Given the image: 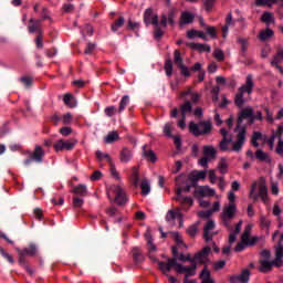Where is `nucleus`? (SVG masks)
<instances>
[{"label":"nucleus","instance_id":"obj_42","mask_svg":"<svg viewBox=\"0 0 283 283\" xmlns=\"http://www.w3.org/2000/svg\"><path fill=\"white\" fill-rule=\"evenodd\" d=\"M164 70L166 75L171 76L174 74V62H171V60H167L165 62Z\"/></svg>","mask_w":283,"mask_h":283},{"label":"nucleus","instance_id":"obj_23","mask_svg":"<svg viewBox=\"0 0 283 283\" xmlns=\"http://www.w3.org/2000/svg\"><path fill=\"white\" fill-rule=\"evenodd\" d=\"M72 193L77 196L76 198H85V196H87V186L81 184L73 188Z\"/></svg>","mask_w":283,"mask_h":283},{"label":"nucleus","instance_id":"obj_63","mask_svg":"<svg viewBox=\"0 0 283 283\" xmlns=\"http://www.w3.org/2000/svg\"><path fill=\"white\" fill-rule=\"evenodd\" d=\"M164 134L165 136H168V138H172L174 136L171 135V123H167L164 126Z\"/></svg>","mask_w":283,"mask_h":283},{"label":"nucleus","instance_id":"obj_7","mask_svg":"<svg viewBox=\"0 0 283 283\" xmlns=\"http://www.w3.org/2000/svg\"><path fill=\"white\" fill-rule=\"evenodd\" d=\"M44 157H45V150H43V147L35 146L32 155L24 160V165H30L31 163H43Z\"/></svg>","mask_w":283,"mask_h":283},{"label":"nucleus","instance_id":"obj_52","mask_svg":"<svg viewBox=\"0 0 283 283\" xmlns=\"http://www.w3.org/2000/svg\"><path fill=\"white\" fill-rule=\"evenodd\" d=\"M95 155L99 163H102L103 158H105L108 164L112 163V157L109 156V154H103V151L97 150Z\"/></svg>","mask_w":283,"mask_h":283},{"label":"nucleus","instance_id":"obj_33","mask_svg":"<svg viewBox=\"0 0 283 283\" xmlns=\"http://www.w3.org/2000/svg\"><path fill=\"white\" fill-rule=\"evenodd\" d=\"M237 42L241 45V55L243 56V59H247V50H249V39L239 38Z\"/></svg>","mask_w":283,"mask_h":283},{"label":"nucleus","instance_id":"obj_18","mask_svg":"<svg viewBox=\"0 0 283 283\" xmlns=\"http://www.w3.org/2000/svg\"><path fill=\"white\" fill-rule=\"evenodd\" d=\"M187 48H190V50H195L196 52H211V46L208 44H200L196 42L186 43Z\"/></svg>","mask_w":283,"mask_h":283},{"label":"nucleus","instance_id":"obj_62","mask_svg":"<svg viewBox=\"0 0 283 283\" xmlns=\"http://www.w3.org/2000/svg\"><path fill=\"white\" fill-rule=\"evenodd\" d=\"M260 223L264 229H269L271 227V220L266 219L264 216L260 217Z\"/></svg>","mask_w":283,"mask_h":283},{"label":"nucleus","instance_id":"obj_40","mask_svg":"<svg viewBox=\"0 0 283 283\" xmlns=\"http://www.w3.org/2000/svg\"><path fill=\"white\" fill-rule=\"evenodd\" d=\"M234 104L237 107H242L244 105V93L241 91L238 92V94L234 97Z\"/></svg>","mask_w":283,"mask_h":283},{"label":"nucleus","instance_id":"obj_11","mask_svg":"<svg viewBox=\"0 0 283 283\" xmlns=\"http://www.w3.org/2000/svg\"><path fill=\"white\" fill-rule=\"evenodd\" d=\"M251 280V271L249 269H244L241 271L239 275H231L229 282L230 283H249Z\"/></svg>","mask_w":283,"mask_h":283},{"label":"nucleus","instance_id":"obj_29","mask_svg":"<svg viewBox=\"0 0 283 283\" xmlns=\"http://www.w3.org/2000/svg\"><path fill=\"white\" fill-rule=\"evenodd\" d=\"M282 61H283V48L277 46L276 54L274 55L273 60L270 63L272 66L280 65V63H282Z\"/></svg>","mask_w":283,"mask_h":283},{"label":"nucleus","instance_id":"obj_64","mask_svg":"<svg viewBox=\"0 0 283 283\" xmlns=\"http://www.w3.org/2000/svg\"><path fill=\"white\" fill-rule=\"evenodd\" d=\"M105 114L106 116H108V118H112V116H114L116 114V108L115 106H108L105 108Z\"/></svg>","mask_w":283,"mask_h":283},{"label":"nucleus","instance_id":"obj_26","mask_svg":"<svg viewBox=\"0 0 283 283\" xmlns=\"http://www.w3.org/2000/svg\"><path fill=\"white\" fill-rule=\"evenodd\" d=\"M133 260L135 264H142V262H145V255L140 252V248H133Z\"/></svg>","mask_w":283,"mask_h":283},{"label":"nucleus","instance_id":"obj_50","mask_svg":"<svg viewBox=\"0 0 283 283\" xmlns=\"http://www.w3.org/2000/svg\"><path fill=\"white\" fill-rule=\"evenodd\" d=\"M218 169H219L220 174H222L223 176H224V174H227V171H229V164H227L224 158H221V163H219Z\"/></svg>","mask_w":283,"mask_h":283},{"label":"nucleus","instance_id":"obj_22","mask_svg":"<svg viewBox=\"0 0 283 283\" xmlns=\"http://www.w3.org/2000/svg\"><path fill=\"white\" fill-rule=\"evenodd\" d=\"M143 156L148 160V163H157L158 157L156 156V153L154 150H147V145L143 146Z\"/></svg>","mask_w":283,"mask_h":283},{"label":"nucleus","instance_id":"obj_35","mask_svg":"<svg viewBox=\"0 0 283 283\" xmlns=\"http://www.w3.org/2000/svg\"><path fill=\"white\" fill-rule=\"evenodd\" d=\"M140 187H142V196H149V192L151 191V186L149 185V180L143 179Z\"/></svg>","mask_w":283,"mask_h":283},{"label":"nucleus","instance_id":"obj_53","mask_svg":"<svg viewBox=\"0 0 283 283\" xmlns=\"http://www.w3.org/2000/svg\"><path fill=\"white\" fill-rule=\"evenodd\" d=\"M15 251L18 252V255H19V260H18L19 264L24 268L28 266L25 264V255H27L25 252H22L21 249L19 248H17Z\"/></svg>","mask_w":283,"mask_h":283},{"label":"nucleus","instance_id":"obj_32","mask_svg":"<svg viewBox=\"0 0 283 283\" xmlns=\"http://www.w3.org/2000/svg\"><path fill=\"white\" fill-rule=\"evenodd\" d=\"M217 150L213 146H203V156L210 160L216 159Z\"/></svg>","mask_w":283,"mask_h":283},{"label":"nucleus","instance_id":"obj_3","mask_svg":"<svg viewBox=\"0 0 283 283\" xmlns=\"http://www.w3.org/2000/svg\"><path fill=\"white\" fill-rule=\"evenodd\" d=\"M169 266H174L175 271H177V273H179V275H182V273L185 274V279L184 280H189V277H193V275H196V269H198V264L193 263L191 266H182V264L176 262V260L170 261Z\"/></svg>","mask_w":283,"mask_h":283},{"label":"nucleus","instance_id":"obj_10","mask_svg":"<svg viewBox=\"0 0 283 283\" xmlns=\"http://www.w3.org/2000/svg\"><path fill=\"white\" fill-rule=\"evenodd\" d=\"M247 142V127L242 126L237 135V140L232 146V151H242V147Z\"/></svg>","mask_w":283,"mask_h":283},{"label":"nucleus","instance_id":"obj_39","mask_svg":"<svg viewBox=\"0 0 283 283\" xmlns=\"http://www.w3.org/2000/svg\"><path fill=\"white\" fill-rule=\"evenodd\" d=\"M132 178H133L134 187H138V185L140 182V175L138 172V168L137 167H133Z\"/></svg>","mask_w":283,"mask_h":283},{"label":"nucleus","instance_id":"obj_6","mask_svg":"<svg viewBox=\"0 0 283 283\" xmlns=\"http://www.w3.org/2000/svg\"><path fill=\"white\" fill-rule=\"evenodd\" d=\"M244 118H249L250 125H253V123H255V117H253V108H245L239 114V117L237 119L238 124L234 128V132H238V129H240V125H242Z\"/></svg>","mask_w":283,"mask_h":283},{"label":"nucleus","instance_id":"obj_13","mask_svg":"<svg viewBox=\"0 0 283 283\" xmlns=\"http://www.w3.org/2000/svg\"><path fill=\"white\" fill-rule=\"evenodd\" d=\"M144 23L146 25H158V14H154V9L148 8L145 10Z\"/></svg>","mask_w":283,"mask_h":283},{"label":"nucleus","instance_id":"obj_55","mask_svg":"<svg viewBox=\"0 0 283 283\" xmlns=\"http://www.w3.org/2000/svg\"><path fill=\"white\" fill-rule=\"evenodd\" d=\"M216 6V0H205L203 7L206 12H211L213 10V7Z\"/></svg>","mask_w":283,"mask_h":283},{"label":"nucleus","instance_id":"obj_27","mask_svg":"<svg viewBox=\"0 0 283 283\" xmlns=\"http://www.w3.org/2000/svg\"><path fill=\"white\" fill-rule=\"evenodd\" d=\"M255 158L256 160H260V163H268L271 164L272 159L270 158L269 154L264 153L262 149H258L255 151Z\"/></svg>","mask_w":283,"mask_h":283},{"label":"nucleus","instance_id":"obj_51","mask_svg":"<svg viewBox=\"0 0 283 283\" xmlns=\"http://www.w3.org/2000/svg\"><path fill=\"white\" fill-rule=\"evenodd\" d=\"M205 30L208 36L218 39V31L216 30V27L208 25Z\"/></svg>","mask_w":283,"mask_h":283},{"label":"nucleus","instance_id":"obj_24","mask_svg":"<svg viewBox=\"0 0 283 283\" xmlns=\"http://www.w3.org/2000/svg\"><path fill=\"white\" fill-rule=\"evenodd\" d=\"M273 36H275V31L266 28L259 33L258 39L261 41H269V39H273Z\"/></svg>","mask_w":283,"mask_h":283},{"label":"nucleus","instance_id":"obj_37","mask_svg":"<svg viewBox=\"0 0 283 283\" xmlns=\"http://www.w3.org/2000/svg\"><path fill=\"white\" fill-rule=\"evenodd\" d=\"M259 196L264 201H266V198L269 196V188H266V185L260 184L259 186Z\"/></svg>","mask_w":283,"mask_h":283},{"label":"nucleus","instance_id":"obj_19","mask_svg":"<svg viewBox=\"0 0 283 283\" xmlns=\"http://www.w3.org/2000/svg\"><path fill=\"white\" fill-rule=\"evenodd\" d=\"M213 229H216V223L213 220H209L203 227V239L206 242H211V240H213V235H209V231H213Z\"/></svg>","mask_w":283,"mask_h":283},{"label":"nucleus","instance_id":"obj_61","mask_svg":"<svg viewBox=\"0 0 283 283\" xmlns=\"http://www.w3.org/2000/svg\"><path fill=\"white\" fill-rule=\"evenodd\" d=\"M0 253L6 258V260H8V262H10V264H14V258H12V254L6 252L3 248H0Z\"/></svg>","mask_w":283,"mask_h":283},{"label":"nucleus","instance_id":"obj_1","mask_svg":"<svg viewBox=\"0 0 283 283\" xmlns=\"http://www.w3.org/2000/svg\"><path fill=\"white\" fill-rule=\"evenodd\" d=\"M260 264H261V266L259 268L260 273H269V272L273 271V266H276V269H280L283 266L282 241H279L277 245L275 248V260H273V261L261 260Z\"/></svg>","mask_w":283,"mask_h":283},{"label":"nucleus","instance_id":"obj_57","mask_svg":"<svg viewBox=\"0 0 283 283\" xmlns=\"http://www.w3.org/2000/svg\"><path fill=\"white\" fill-rule=\"evenodd\" d=\"M213 57L217 61H224V51H222V49H216L213 51Z\"/></svg>","mask_w":283,"mask_h":283},{"label":"nucleus","instance_id":"obj_8","mask_svg":"<svg viewBox=\"0 0 283 283\" xmlns=\"http://www.w3.org/2000/svg\"><path fill=\"white\" fill-rule=\"evenodd\" d=\"M175 182L177 186V190H176L177 197H175V200H180V198H182V187H187V185H189V179L187 175L181 174L180 176L175 178Z\"/></svg>","mask_w":283,"mask_h":283},{"label":"nucleus","instance_id":"obj_31","mask_svg":"<svg viewBox=\"0 0 283 283\" xmlns=\"http://www.w3.org/2000/svg\"><path fill=\"white\" fill-rule=\"evenodd\" d=\"M119 160L120 163H129L132 160V150L127 147L123 148L119 153Z\"/></svg>","mask_w":283,"mask_h":283},{"label":"nucleus","instance_id":"obj_30","mask_svg":"<svg viewBox=\"0 0 283 283\" xmlns=\"http://www.w3.org/2000/svg\"><path fill=\"white\" fill-rule=\"evenodd\" d=\"M145 239L147 240V244L149 247L148 251L149 253H153L154 251H157L156 244L154 243V238L151 237V231L147 230L145 233Z\"/></svg>","mask_w":283,"mask_h":283},{"label":"nucleus","instance_id":"obj_15","mask_svg":"<svg viewBox=\"0 0 283 283\" xmlns=\"http://www.w3.org/2000/svg\"><path fill=\"white\" fill-rule=\"evenodd\" d=\"M250 235L251 229L247 228L241 235V242H239L234 248L235 253H240L243 249H247V240H249Z\"/></svg>","mask_w":283,"mask_h":283},{"label":"nucleus","instance_id":"obj_36","mask_svg":"<svg viewBox=\"0 0 283 283\" xmlns=\"http://www.w3.org/2000/svg\"><path fill=\"white\" fill-rule=\"evenodd\" d=\"M193 106H191V102L187 101L184 105L180 106V112H181V116H184V118H187V114H189V112H192Z\"/></svg>","mask_w":283,"mask_h":283},{"label":"nucleus","instance_id":"obj_59","mask_svg":"<svg viewBox=\"0 0 283 283\" xmlns=\"http://www.w3.org/2000/svg\"><path fill=\"white\" fill-rule=\"evenodd\" d=\"M109 167H111V175L113 176V178H116V180H120V175H118V171L116 170V166L114 165V161L109 163Z\"/></svg>","mask_w":283,"mask_h":283},{"label":"nucleus","instance_id":"obj_20","mask_svg":"<svg viewBox=\"0 0 283 283\" xmlns=\"http://www.w3.org/2000/svg\"><path fill=\"white\" fill-rule=\"evenodd\" d=\"M211 253V248L206 247L200 252H197L193 256L195 262H199V264H205V258H207Z\"/></svg>","mask_w":283,"mask_h":283},{"label":"nucleus","instance_id":"obj_58","mask_svg":"<svg viewBox=\"0 0 283 283\" xmlns=\"http://www.w3.org/2000/svg\"><path fill=\"white\" fill-rule=\"evenodd\" d=\"M84 200H83V198H81V197H74L73 198V208L74 209H81V207H83V205H84Z\"/></svg>","mask_w":283,"mask_h":283},{"label":"nucleus","instance_id":"obj_54","mask_svg":"<svg viewBox=\"0 0 283 283\" xmlns=\"http://www.w3.org/2000/svg\"><path fill=\"white\" fill-rule=\"evenodd\" d=\"M187 177L190 187H198V178L196 177V174L191 172Z\"/></svg>","mask_w":283,"mask_h":283},{"label":"nucleus","instance_id":"obj_25","mask_svg":"<svg viewBox=\"0 0 283 283\" xmlns=\"http://www.w3.org/2000/svg\"><path fill=\"white\" fill-rule=\"evenodd\" d=\"M201 283H216V281L211 277V272L205 268L199 274Z\"/></svg>","mask_w":283,"mask_h":283},{"label":"nucleus","instance_id":"obj_14","mask_svg":"<svg viewBox=\"0 0 283 283\" xmlns=\"http://www.w3.org/2000/svg\"><path fill=\"white\" fill-rule=\"evenodd\" d=\"M195 196H199V198H213V196H216V189L210 188L209 186H205L202 188L196 189Z\"/></svg>","mask_w":283,"mask_h":283},{"label":"nucleus","instance_id":"obj_43","mask_svg":"<svg viewBox=\"0 0 283 283\" xmlns=\"http://www.w3.org/2000/svg\"><path fill=\"white\" fill-rule=\"evenodd\" d=\"M174 63L177 65V67H180L182 65H185L184 61H182V56L180 55V51L175 50L174 52Z\"/></svg>","mask_w":283,"mask_h":283},{"label":"nucleus","instance_id":"obj_48","mask_svg":"<svg viewBox=\"0 0 283 283\" xmlns=\"http://www.w3.org/2000/svg\"><path fill=\"white\" fill-rule=\"evenodd\" d=\"M262 138V133L254 132L252 135L251 144L253 147H260V143H258Z\"/></svg>","mask_w":283,"mask_h":283},{"label":"nucleus","instance_id":"obj_45","mask_svg":"<svg viewBox=\"0 0 283 283\" xmlns=\"http://www.w3.org/2000/svg\"><path fill=\"white\" fill-rule=\"evenodd\" d=\"M163 36H165V31H163V29H160V25H155V30H154V39L155 41H160V39H163Z\"/></svg>","mask_w":283,"mask_h":283},{"label":"nucleus","instance_id":"obj_5","mask_svg":"<svg viewBox=\"0 0 283 283\" xmlns=\"http://www.w3.org/2000/svg\"><path fill=\"white\" fill-rule=\"evenodd\" d=\"M172 258L167 260V263L165 262H158L159 271L164 273H169L171 269H174L176 265H169L171 264V261L175 260V262H178V247L172 245L171 247Z\"/></svg>","mask_w":283,"mask_h":283},{"label":"nucleus","instance_id":"obj_44","mask_svg":"<svg viewBox=\"0 0 283 283\" xmlns=\"http://www.w3.org/2000/svg\"><path fill=\"white\" fill-rule=\"evenodd\" d=\"M232 138H222L221 142L219 143V147L221 151H227L229 149V144L232 143Z\"/></svg>","mask_w":283,"mask_h":283},{"label":"nucleus","instance_id":"obj_16","mask_svg":"<svg viewBox=\"0 0 283 283\" xmlns=\"http://www.w3.org/2000/svg\"><path fill=\"white\" fill-rule=\"evenodd\" d=\"M253 87H255V83H253V75H248L245 84H243L240 88L239 92L241 93H247V94H253Z\"/></svg>","mask_w":283,"mask_h":283},{"label":"nucleus","instance_id":"obj_46","mask_svg":"<svg viewBox=\"0 0 283 283\" xmlns=\"http://www.w3.org/2000/svg\"><path fill=\"white\" fill-rule=\"evenodd\" d=\"M21 251L24 252V254L27 255L34 256L36 255V245L34 243H31L29 248H25Z\"/></svg>","mask_w":283,"mask_h":283},{"label":"nucleus","instance_id":"obj_47","mask_svg":"<svg viewBox=\"0 0 283 283\" xmlns=\"http://www.w3.org/2000/svg\"><path fill=\"white\" fill-rule=\"evenodd\" d=\"M123 25H125V18L120 17L118 20L114 22V24H112L111 28L113 32H118V28H123Z\"/></svg>","mask_w":283,"mask_h":283},{"label":"nucleus","instance_id":"obj_21","mask_svg":"<svg viewBox=\"0 0 283 283\" xmlns=\"http://www.w3.org/2000/svg\"><path fill=\"white\" fill-rule=\"evenodd\" d=\"M193 19H196V15L193 13L189 11L182 12L181 20L179 22L180 28H182V25H189V23H191Z\"/></svg>","mask_w":283,"mask_h":283},{"label":"nucleus","instance_id":"obj_34","mask_svg":"<svg viewBox=\"0 0 283 283\" xmlns=\"http://www.w3.org/2000/svg\"><path fill=\"white\" fill-rule=\"evenodd\" d=\"M63 102L65 105H67V107H71V108L76 107V98H74L70 93H66L64 95Z\"/></svg>","mask_w":283,"mask_h":283},{"label":"nucleus","instance_id":"obj_9","mask_svg":"<svg viewBox=\"0 0 283 283\" xmlns=\"http://www.w3.org/2000/svg\"><path fill=\"white\" fill-rule=\"evenodd\" d=\"M114 193H116L114 198V202L118 205V207H123L127 205V193H125V190L120 186H113L112 187Z\"/></svg>","mask_w":283,"mask_h":283},{"label":"nucleus","instance_id":"obj_28","mask_svg":"<svg viewBox=\"0 0 283 283\" xmlns=\"http://www.w3.org/2000/svg\"><path fill=\"white\" fill-rule=\"evenodd\" d=\"M262 23H265L266 25H271V23H275V15H273L272 12L264 11L261 15Z\"/></svg>","mask_w":283,"mask_h":283},{"label":"nucleus","instance_id":"obj_41","mask_svg":"<svg viewBox=\"0 0 283 283\" xmlns=\"http://www.w3.org/2000/svg\"><path fill=\"white\" fill-rule=\"evenodd\" d=\"M127 105H129V95H124L119 103L118 114H122L125 107H127Z\"/></svg>","mask_w":283,"mask_h":283},{"label":"nucleus","instance_id":"obj_4","mask_svg":"<svg viewBox=\"0 0 283 283\" xmlns=\"http://www.w3.org/2000/svg\"><path fill=\"white\" fill-rule=\"evenodd\" d=\"M238 211V207L235 203H229V206L223 208L221 213V220L224 222L226 227H229V223L233 218H235V212Z\"/></svg>","mask_w":283,"mask_h":283},{"label":"nucleus","instance_id":"obj_17","mask_svg":"<svg viewBox=\"0 0 283 283\" xmlns=\"http://www.w3.org/2000/svg\"><path fill=\"white\" fill-rule=\"evenodd\" d=\"M175 19H176V11L170 10L168 12V17H167V14H161L160 25L163 28H167V21H168L169 25H176Z\"/></svg>","mask_w":283,"mask_h":283},{"label":"nucleus","instance_id":"obj_56","mask_svg":"<svg viewBox=\"0 0 283 283\" xmlns=\"http://www.w3.org/2000/svg\"><path fill=\"white\" fill-rule=\"evenodd\" d=\"M186 232L188 233V235H190V238H196V235L198 234V224H192L190 226Z\"/></svg>","mask_w":283,"mask_h":283},{"label":"nucleus","instance_id":"obj_38","mask_svg":"<svg viewBox=\"0 0 283 283\" xmlns=\"http://www.w3.org/2000/svg\"><path fill=\"white\" fill-rule=\"evenodd\" d=\"M119 136L118 133H116L115 130L111 132L106 137H105V143L107 145H112V143H116V140H118Z\"/></svg>","mask_w":283,"mask_h":283},{"label":"nucleus","instance_id":"obj_2","mask_svg":"<svg viewBox=\"0 0 283 283\" xmlns=\"http://www.w3.org/2000/svg\"><path fill=\"white\" fill-rule=\"evenodd\" d=\"M213 129L211 120H202L196 124L195 122L189 123V132L195 136H209Z\"/></svg>","mask_w":283,"mask_h":283},{"label":"nucleus","instance_id":"obj_12","mask_svg":"<svg viewBox=\"0 0 283 283\" xmlns=\"http://www.w3.org/2000/svg\"><path fill=\"white\" fill-rule=\"evenodd\" d=\"M76 145V140L70 142V140H63L60 139L53 145V149L55 151H63V149H66V151H72L74 149V146Z\"/></svg>","mask_w":283,"mask_h":283},{"label":"nucleus","instance_id":"obj_49","mask_svg":"<svg viewBox=\"0 0 283 283\" xmlns=\"http://www.w3.org/2000/svg\"><path fill=\"white\" fill-rule=\"evenodd\" d=\"M176 218H178V212L169 210L166 214V222H171L174 224V222H176Z\"/></svg>","mask_w":283,"mask_h":283},{"label":"nucleus","instance_id":"obj_60","mask_svg":"<svg viewBox=\"0 0 283 283\" xmlns=\"http://www.w3.org/2000/svg\"><path fill=\"white\" fill-rule=\"evenodd\" d=\"M227 266V261L220 260L213 263V270L214 271H221V269H224Z\"/></svg>","mask_w":283,"mask_h":283}]
</instances>
